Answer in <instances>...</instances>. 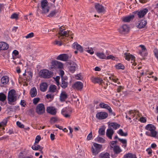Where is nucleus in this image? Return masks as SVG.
Listing matches in <instances>:
<instances>
[{
	"label": "nucleus",
	"instance_id": "obj_1",
	"mask_svg": "<svg viewBox=\"0 0 158 158\" xmlns=\"http://www.w3.org/2000/svg\"><path fill=\"white\" fill-rule=\"evenodd\" d=\"M17 100V95L16 91L14 89H11L8 93L7 96V100L9 104L14 105V103Z\"/></svg>",
	"mask_w": 158,
	"mask_h": 158
},
{
	"label": "nucleus",
	"instance_id": "obj_2",
	"mask_svg": "<svg viewBox=\"0 0 158 158\" xmlns=\"http://www.w3.org/2000/svg\"><path fill=\"white\" fill-rule=\"evenodd\" d=\"M145 128L146 130L150 132V134L148 135L158 139V137L156 136L157 132L156 131V127L154 125L152 124H148L145 127Z\"/></svg>",
	"mask_w": 158,
	"mask_h": 158
},
{
	"label": "nucleus",
	"instance_id": "obj_3",
	"mask_svg": "<svg viewBox=\"0 0 158 158\" xmlns=\"http://www.w3.org/2000/svg\"><path fill=\"white\" fill-rule=\"evenodd\" d=\"M39 75L41 77L43 78H49L53 76V73L47 69H44L40 71Z\"/></svg>",
	"mask_w": 158,
	"mask_h": 158
},
{
	"label": "nucleus",
	"instance_id": "obj_4",
	"mask_svg": "<svg viewBox=\"0 0 158 158\" xmlns=\"http://www.w3.org/2000/svg\"><path fill=\"white\" fill-rule=\"evenodd\" d=\"M64 27L61 26L60 27L59 31L58 32V34L57 35V37L60 40H61L64 39L65 37L68 36V31H65L63 29Z\"/></svg>",
	"mask_w": 158,
	"mask_h": 158
},
{
	"label": "nucleus",
	"instance_id": "obj_5",
	"mask_svg": "<svg viewBox=\"0 0 158 158\" xmlns=\"http://www.w3.org/2000/svg\"><path fill=\"white\" fill-rule=\"evenodd\" d=\"M68 68L69 72L73 73L77 68V65L76 63L73 61H69L67 63Z\"/></svg>",
	"mask_w": 158,
	"mask_h": 158
},
{
	"label": "nucleus",
	"instance_id": "obj_6",
	"mask_svg": "<svg viewBox=\"0 0 158 158\" xmlns=\"http://www.w3.org/2000/svg\"><path fill=\"white\" fill-rule=\"evenodd\" d=\"M102 145L94 143L93 144V146L91 147V150L93 155H96L100 151Z\"/></svg>",
	"mask_w": 158,
	"mask_h": 158
},
{
	"label": "nucleus",
	"instance_id": "obj_7",
	"mask_svg": "<svg viewBox=\"0 0 158 158\" xmlns=\"http://www.w3.org/2000/svg\"><path fill=\"white\" fill-rule=\"evenodd\" d=\"M129 30L130 27L126 24L122 25L118 29L119 33L121 34H127L129 32Z\"/></svg>",
	"mask_w": 158,
	"mask_h": 158
},
{
	"label": "nucleus",
	"instance_id": "obj_8",
	"mask_svg": "<svg viewBox=\"0 0 158 158\" xmlns=\"http://www.w3.org/2000/svg\"><path fill=\"white\" fill-rule=\"evenodd\" d=\"M95 8L98 13L104 14L106 12V8L102 5L97 3L95 5Z\"/></svg>",
	"mask_w": 158,
	"mask_h": 158
},
{
	"label": "nucleus",
	"instance_id": "obj_9",
	"mask_svg": "<svg viewBox=\"0 0 158 158\" xmlns=\"http://www.w3.org/2000/svg\"><path fill=\"white\" fill-rule=\"evenodd\" d=\"M51 69H62L63 68V64L60 62L54 61L51 63Z\"/></svg>",
	"mask_w": 158,
	"mask_h": 158
},
{
	"label": "nucleus",
	"instance_id": "obj_10",
	"mask_svg": "<svg viewBox=\"0 0 158 158\" xmlns=\"http://www.w3.org/2000/svg\"><path fill=\"white\" fill-rule=\"evenodd\" d=\"M72 113V110L69 108H64L61 110L62 114L64 117L67 118H70Z\"/></svg>",
	"mask_w": 158,
	"mask_h": 158
},
{
	"label": "nucleus",
	"instance_id": "obj_11",
	"mask_svg": "<svg viewBox=\"0 0 158 158\" xmlns=\"http://www.w3.org/2000/svg\"><path fill=\"white\" fill-rule=\"evenodd\" d=\"M125 59L128 60H131V63L132 65L135 66L136 65V63L135 62V57L131 55H130L129 53H125L124 54Z\"/></svg>",
	"mask_w": 158,
	"mask_h": 158
},
{
	"label": "nucleus",
	"instance_id": "obj_12",
	"mask_svg": "<svg viewBox=\"0 0 158 158\" xmlns=\"http://www.w3.org/2000/svg\"><path fill=\"white\" fill-rule=\"evenodd\" d=\"M36 112L39 114H43L45 112V107L44 105L42 103L39 104L36 106Z\"/></svg>",
	"mask_w": 158,
	"mask_h": 158
},
{
	"label": "nucleus",
	"instance_id": "obj_13",
	"mask_svg": "<svg viewBox=\"0 0 158 158\" xmlns=\"http://www.w3.org/2000/svg\"><path fill=\"white\" fill-rule=\"evenodd\" d=\"M108 116V114L105 112H99L96 114V118L98 119L102 120L106 118Z\"/></svg>",
	"mask_w": 158,
	"mask_h": 158
},
{
	"label": "nucleus",
	"instance_id": "obj_14",
	"mask_svg": "<svg viewBox=\"0 0 158 158\" xmlns=\"http://www.w3.org/2000/svg\"><path fill=\"white\" fill-rule=\"evenodd\" d=\"M99 106L101 108H105L108 110L110 115H115V113L112 112L111 108L108 105L104 103H101Z\"/></svg>",
	"mask_w": 158,
	"mask_h": 158
},
{
	"label": "nucleus",
	"instance_id": "obj_15",
	"mask_svg": "<svg viewBox=\"0 0 158 158\" xmlns=\"http://www.w3.org/2000/svg\"><path fill=\"white\" fill-rule=\"evenodd\" d=\"M74 89L81 91L83 87V83L80 81H77L75 83L73 86Z\"/></svg>",
	"mask_w": 158,
	"mask_h": 158
},
{
	"label": "nucleus",
	"instance_id": "obj_16",
	"mask_svg": "<svg viewBox=\"0 0 158 158\" xmlns=\"http://www.w3.org/2000/svg\"><path fill=\"white\" fill-rule=\"evenodd\" d=\"M148 11V9L146 8L140 10L137 12V15L138 17L139 18L143 17Z\"/></svg>",
	"mask_w": 158,
	"mask_h": 158
},
{
	"label": "nucleus",
	"instance_id": "obj_17",
	"mask_svg": "<svg viewBox=\"0 0 158 158\" xmlns=\"http://www.w3.org/2000/svg\"><path fill=\"white\" fill-rule=\"evenodd\" d=\"M46 111L48 113L52 115H55L56 113V109L52 106H49L47 107Z\"/></svg>",
	"mask_w": 158,
	"mask_h": 158
},
{
	"label": "nucleus",
	"instance_id": "obj_18",
	"mask_svg": "<svg viewBox=\"0 0 158 158\" xmlns=\"http://www.w3.org/2000/svg\"><path fill=\"white\" fill-rule=\"evenodd\" d=\"M69 56L68 55L66 54H61L57 56L56 59L58 60L63 61H67Z\"/></svg>",
	"mask_w": 158,
	"mask_h": 158
},
{
	"label": "nucleus",
	"instance_id": "obj_19",
	"mask_svg": "<svg viewBox=\"0 0 158 158\" xmlns=\"http://www.w3.org/2000/svg\"><path fill=\"white\" fill-rule=\"evenodd\" d=\"M68 98V95L64 91H62L60 96V99L61 102H64Z\"/></svg>",
	"mask_w": 158,
	"mask_h": 158
},
{
	"label": "nucleus",
	"instance_id": "obj_20",
	"mask_svg": "<svg viewBox=\"0 0 158 158\" xmlns=\"http://www.w3.org/2000/svg\"><path fill=\"white\" fill-rule=\"evenodd\" d=\"M114 131L111 128L107 129L106 130V135L107 137L110 139H112V136Z\"/></svg>",
	"mask_w": 158,
	"mask_h": 158
},
{
	"label": "nucleus",
	"instance_id": "obj_21",
	"mask_svg": "<svg viewBox=\"0 0 158 158\" xmlns=\"http://www.w3.org/2000/svg\"><path fill=\"white\" fill-rule=\"evenodd\" d=\"M72 47L73 48L76 49L77 51L80 52H83V49L82 47L77 42L73 43L72 45Z\"/></svg>",
	"mask_w": 158,
	"mask_h": 158
},
{
	"label": "nucleus",
	"instance_id": "obj_22",
	"mask_svg": "<svg viewBox=\"0 0 158 158\" xmlns=\"http://www.w3.org/2000/svg\"><path fill=\"white\" fill-rule=\"evenodd\" d=\"M61 79L62 81L60 84V86L63 89H65L68 86V78L67 77H65L64 78Z\"/></svg>",
	"mask_w": 158,
	"mask_h": 158
},
{
	"label": "nucleus",
	"instance_id": "obj_23",
	"mask_svg": "<svg viewBox=\"0 0 158 158\" xmlns=\"http://www.w3.org/2000/svg\"><path fill=\"white\" fill-rule=\"evenodd\" d=\"M91 80L92 82L94 83L101 84L102 81L101 78L98 77H92L91 78Z\"/></svg>",
	"mask_w": 158,
	"mask_h": 158
},
{
	"label": "nucleus",
	"instance_id": "obj_24",
	"mask_svg": "<svg viewBox=\"0 0 158 158\" xmlns=\"http://www.w3.org/2000/svg\"><path fill=\"white\" fill-rule=\"evenodd\" d=\"M8 48V45L6 43L2 42H0V51L4 50Z\"/></svg>",
	"mask_w": 158,
	"mask_h": 158
},
{
	"label": "nucleus",
	"instance_id": "obj_25",
	"mask_svg": "<svg viewBox=\"0 0 158 158\" xmlns=\"http://www.w3.org/2000/svg\"><path fill=\"white\" fill-rule=\"evenodd\" d=\"M9 77L7 76H3L1 79V82L3 85H6L9 82Z\"/></svg>",
	"mask_w": 158,
	"mask_h": 158
},
{
	"label": "nucleus",
	"instance_id": "obj_26",
	"mask_svg": "<svg viewBox=\"0 0 158 158\" xmlns=\"http://www.w3.org/2000/svg\"><path fill=\"white\" fill-rule=\"evenodd\" d=\"M134 17V15L128 16L123 17V21L125 22H129L131 19H133Z\"/></svg>",
	"mask_w": 158,
	"mask_h": 158
},
{
	"label": "nucleus",
	"instance_id": "obj_27",
	"mask_svg": "<svg viewBox=\"0 0 158 158\" xmlns=\"http://www.w3.org/2000/svg\"><path fill=\"white\" fill-rule=\"evenodd\" d=\"M147 21L146 20H142L141 21L138 25V27L139 28H142L144 27L147 24Z\"/></svg>",
	"mask_w": 158,
	"mask_h": 158
},
{
	"label": "nucleus",
	"instance_id": "obj_28",
	"mask_svg": "<svg viewBox=\"0 0 158 158\" xmlns=\"http://www.w3.org/2000/svg\"><path fill=\"white\" fill-rule=\"evenodd\" d=\"M30 93L32 98L36 96L37 94V91L36 88L35 87L32 88L31 89Z\"/></svg>",
	"mask_w": 158,
	"mask_h": 158
},
{
	"label": "nucleus",
	"instance_id": "obj_29",
	"mask_svg": "<svg viewBox=\"0 0 158 158\" xmlns=\"http://www.w3.org/2000/svg\"><path fill=\"white\" fill-rule=\"evenodd\" d=\"M48 85L46 83H43L40 84V89L41 91L44 92L47 89Z\"/></svg>",
	"mask_w": 158,
	"mask_h": 158
},
{
	"label": "nucleus",
	"instance_id": "obj_30",
	"mask_svg": "<svg viewBox=\"0 0 158 158\" xmlns=\"http://www.w3.org/2000/svg\"><path fill=\"white\" fill-rule=\"evenodd\" d=\"M48 3L47 0H42L41 2V8L49 7Z\"/></svg>",
	"mask_w": 158,
	"mask_h": 158
},
{
	"label": "nucleus",
	"instance_id": "obj_31",
	"mask_svg": "<svg viewBox=\"0 0 158 158\" xmlns=\"http://www.w3.org/2000/svg\"><path fill=\"white\" fill-rule=\"evenodd\" d=\"M96 55L100 59L106 60V56L103 52H97L96 53Z\"/></svg>",
	"mask_w": 158,
	"mask_h": 158
},
{
	"label": "nucleus",
	"instance_id": "obj_32",
	"mask_svg": "<svg viewBox=\"0 0 158 158\" xmlns=\"http://www.w3.org/2000/svg\"><path fill=\"white\" fill-rule=\"evenodd\" d=\"M109 126L110 127H112L114 129L116 130L120 127V125L116 123H112L110 124Z\"/></svg>",
	"mask_w": 158,
	"mask_h": 158
},
{
	"label": "nucleus",
	"instance_id": "obj_33",
	"mask_svg": "<svg viewBox=\"0 0 158 158\" xmlns=\"http://www.w3.org/2000/svg\"><path fill=\"white\" fill-rule=\"evenodd\" d=\"M33 74L31 72L28 71L27 72V77H25L27 81H29L31 79L32 77Z\"/></svg>",
	"mask_w": 158,
	"mask_h": 158
},
{
	"label": "nucleus",
	"instance_id": "obj_34",
	"mask_svg": "<svg viewBox=\"0 0 158 158\" xmlns=\"http://www.w3.org/2000/svg\"><path fill=\"white\" fill-rule=\"evenodd\" d=\"M99 157L100 158H110L109 154L107 152L101 153Z\"/></svg>",
	"mask_w": 158,
	"mask_h": 158
},
{
	"label": "nucleus",
	"instance_id": "obj_35",
	"mask_svg": "<svg viewBox=\"0 0 158 158\" xmlns=\"http://www.w3.org/2000/svg\"><path fill=\"white\" fill-rule=\"evenodd\" d=\"M33 150H37L39 149L40 150H42L43 149V147L38 145L34 144L31 147Z\"/></svg>",
	"mask_w": 158,
	"mask_h": 158
},
{
	"label": "nucleus",
	"instance_id": "obj_36",
	"mask_svg": "<svg viewBox=\"0 0 158 158\" xmlns=\"http://www.w3.org/2000/svg\"><path fill=\"white\" fill-rule=\"evenodd\" d=\"M95 140L97 142L102 143H104L106 141L104 139L99 136H98L96 138Z\"/></svg>",
	"mask_w": 158,
	"mask_h": 158
},
{
	"label": "nucleus",
	"instance_id": "obj_37",
	"mask_svg": "<svg viewBox=\"0 0 158 158\" xmlns=\"http://www.w3.org/2000/svg\"><path fill=\"white\" fill-rule=\"evenodd\" d=\"M124 158H136V156L131 153L126 154L123 156Z\"/></svg>",
	"mask_w": 158,
	"mask_h": 158
},
{
	"label": "nucleus",
	"instance_id": "obj_38",
	"mask_svg": "<svg viewBox=\"0 0 158 158\" xmlns=\"http://www.w3.org/2000/svg\"><path fill=\"white\" fill-rule=\"evenodd\" d=\"M114 153L116 154H118L122 151L121 149L118 146H116L113 148Z\"/></svg>",
	"mask_w": 158,
	"mask_h": 158
},
{
	"label": "nucleus",
	"instance_id": "obj_39",
	"mask_svg": "<svg viewBox=\"0 0 158 158\" xmlns=\"http://www.w3.org/2000/svg\"><path fill=\"white\" fill-rule=\"evenodd\" d=\"M98 133L100 135H103L105 134V129L104 127L100 128L98 130Z\"/></svg>",
	"mask_w": 158,
	"mask_h": 158
},
{
	"label": "nucleus",
	"instance_id": "obj_40",
	"mask_svg": "<svg viewBox=\"0 0 158 158\" xmlns=\"http://www.w3.org/2000/svg\"><path fill=\"white\" fill-rule=\"evenodd\" d=\"M8 119L7 118L4 119L0 123V127H3L6 125Z\"/></svg>",
	"mask_w": 158,
	"mask_h": 158
},
{
	"label": "nucleus",
	"instance_id": "obj_41",
	"mask_svg": "<svg viewBox=\"0 0 158 158\" xmlns=\"http://www.w3.org/2000/svg\"><path fill=\"white\" fill-rule=\"evenodd\" d=\"M116 68L118 69H121L123 70L124 69V66L121 63H118L115 65Z\"/></svg>",
	"mask_w": 158,
	"mask_h": 158
},
{
	"label": "nucleus",
	"instance_id": "obj_42",
	"mask_svg": "<svg viewBox=\"0 0 158 158\" xmlns=\"http://www.w3.org/2000/svg\"><path fill=\"white\" fill-rule=\"evenodd\" d=\"M41 8V13L42 14H46L49 11V7H44Z\"/></svg>",
	"mask_w": 158,
	"mask_h": 158
},
{
	"label": "nucleus",
	"instance_id": "obj_43",
	"mask_svg": "<svg viewBox=\"0 0 158 158\" xmlns=\"http://www.w3.org/2000/svg\"><path fill=\"white\" fill-rule=\"evenodd\" d=\"M6 96L3 93H0V101L3 102L6 99Z\"/></svg>",
	"mask_w": 158,
	"mask_h": 158
},
{
	"label": "nucleus",
	"instance_id": "obj_44",
	"mask_svg": "<svg viewBox=\"0 0 158 158\" xmlns=\"http://www.w3.org/2000/svg\"><path fill=\"white\" fill-rule=\"evenodd\" d=\"M139 47H141L142 51L139 52V54L143 56L142 52H145L146 51V49L145 47L143 45H140Z\"/></svg>",
	"mask_w": 158,
	"mask_h": 158
},
{
	"label": "nucleus",
	"instance_id": "obj_45",
	"mask_svg": "<svg viewBox=\"0 0 158 158\" xmlns=\"http://www.w3.org/2000/svg\"><path fill=\"white\" fill-rule=\"evenodd\" d=\"M19 54V52L16 50H14L13 52V59H16L17 57V56Z\"/></svg>",
	"mask_w": 158,
	"mask_h": 158
},
{
	"label": "nucleus",
	"instance_id": "obj_46",
	"mask_svg": "<svg viewBox=\"0 0 158 158\" xmlns=\"http://www.w3.org/2000/svg\"><path fill=\"white\" fill-rule=\"evenodd\" d=\"M118 133L122 136H126L127 135V132L124 133L123 130L121 129L119 130Z\"/></svg>",
	"mask_w": 158,
	"mask_h": 158
},
{
	"label": "nucleus",
	"instance_id": "obj_47",
	"mask_svg": "<svg viewBox=\"0 0 158 158\" xmlns=\"http://www.w3.org/2000/svg\"><path fill=\"white\" fill-rule=\"evenodd\" d=\"M56 89V86L55 85H51L50 86L49 89L51 92H54Z\"/></svg>",
	"mask_w": 158,
	"mask_h": 158
},
{
	"label": "nucleus",
	"instance_id": "obj_48",
	"mask_svg": "<svg viewBox=\"0 0 158 158\" xmlns=\"http://www.w3.org/2000/svg\"><path fill=\"white\" fill-rule=\"evenodd\" d=\"M56 14V11L55 10L51 11L50 14L47 15V16L49 17H52L54 16Z\"/></svg>",
	"mask_w": 158,
	"mask_h": 158
},
{
	"label": "nucleus",
	"instance_id": "obj_49",
	"mask_svg": "<svg viewBox=\"0 0 158 158\" xmlns=\"http://www.w3.org/2000/svg\"><path fill=\"white\" fill-rule=\"evenodd\" d=\"M106 60H115V58L114 56L112 55H110L106 56Z\"/></svg>",
	"mask_w": 158,
	"mask_h": 158
},
{
	"label": "nucleus",
	"instance_id": "obj_50",
	"mask_svg": "<svg viewBox=\"0 0 158 158\" xmlns=\"http://www.w3.org/2000/svg\"><path fill=\"white\" fill-rule=\"evenodd\" d=\"M34 36V33L33 32L30 33L28 34L25 36L26 39L31 38L33 37Z\"/></svg>",
	"mask_w": 158,
	"mask_h": 158
},
{
	"label": "nucleus",
	"instance_id": "obj_51",
	"mask_svg": "<svg viewBox=\"0 0 158 158\" xmlns=\"http://www.w3.org/2000/svg\"><path fill=\"white\" fill-rule=\"evenodd\" d=\"M153 52L155 56L158 60V50L157 49L155 48L153 50Z\"/></svg>",
	"mask_w": 158,
	"mask_h": 158
},
{
	"label": "nucleus",
	"instance_id": "obj_52",
	"mask_svg": "<svg viewBox=\"0 0 158 158\" xmlns=\"http://www.w3.org/2000/svg\"><path fill=\"white\" fill-rule=\"evenodd\" d=\"M16 124L18 127L20 128H23L24 127V125L23 124L21 123L19 121L17 122Z\"/></svg>",
	"mask_w": 158,
	"mask_h": 158
},
{
	"label": "nucleus",
	"instance_id": "obj_53",
	"mask_svg": "<svg viewBox=\"0 0 158 158\" xmlns=\"http://www.w3.org/2000/svg\"><path fill=\"white\" fill-rule=\"evenodd\" d=\"M10 18L12 19H17L18 18V15L15 13L13 14L11 16Z\"/></svg>",
	"mask_w": 158,
	"mask_h": 158
},
{
	"label": "nucleus",
	"instance_id": "obj_54",
	"mask_svg": "<svg viewBox=\"0 0 158 158\" xmlns=\"http://www.w3.org/2000/svg\"><path fill=\"white\" fill-rule=\"evenodd\" d=\"M110 80H112L114 82L117 83L118 81V79L115 78V77L113 76H111L109 77Z\"/></svg>",
	"mask_w": 158,
	"mask_h": 158
},
{
	"label": "nucleus",
	"instance_id": "obj_55",
	"mask_svg": "<svg viewBox=\"0 0 158 158\" xmlns=\"http://www.w3.org/2000/svg\"><path fill=\"white\" fill-rule=\"evenodd\" d=\"M41 139V137L40 135H37L36 136L35 139V143H38L40 141V140Z\"/></svg>",
	"mask_w": 158,
	"mask_h": 158
},
{
	"label": "nucleus",
	"instance_id": "obj_56",
	"mask_svg": "<svg viewBox=\"0 0 158 158\" xmlns=\"http://www.w3.org/2000/svg\"><path fill=\"white\" fill-rule=\"evenodd\" d=\"M54 44L57 45L59 46H61L62 44V42L61 41H58L56 40L53 42Z\"/></svg>",
	"mask_w": 158,
	"mask_h": 158
},
{
	"label": "nucleus",
	"instance_id": "obj_57",
	"mask_svg": "<svg viewBox=\"0 0 158 158\" xmlns=\"http://www.w3.org/2000/svg\"><path fill=\"white\" fill-rule=\"evenodd\" d=\"M40 99L39 98H34L33 99V103L34 104H36L39 101Z\"/></svg>",
	"mask_w": 158,
	"mask_h": 158
},
{
	"label": "nucleus",
	"instance_id": "obj_58",
	"mask_svg": "<svg viewBox=\"0 0 158 158\" xmlns=\"http://www.w3.org/2000/svg\"><path fill=\"white\" fill-rule=\"evenodd\" d=\"M118 140L123 144L127 143V140L126 139H123L120 138H118Z\"/></svg>",
	"mask_w": 158,
	"mask_h": 158
},
{
	"label": "nucleus",
	"instance_id": "obj_59",
	"mask_svg": "<svg viewBox=\"0 0 158 158\" xmlns=\"http://www.w3.org/2000/svg\"><path fill=\"white\" fill-rule=\"evenodd\" d=\"M93 135L92 134V132H91L88 135L87 137V139L88 140H91L92 138Z\"/></svg>",
	"mask_w": 158,
	"mask_h": 158
},
{
	"label": "nucleus",
	"instance_id": "obj_60",
	"mask_svg": "<svg viewBox=\"0 0 158 158\" xmlns=\"http://www.w3.org/2000/svg\"><path fill=\"white\" fill-rule=\"evenodd\" d=\"M86 51L88 52L90 54H92L94 53V52L93 50V49H91V48L90 49H89V48H88V49H86Z\"/></svg>",
	"mask_w": 158,
	"mask_h": 158
},
{
	"label": "nucleus",
	"instance_id": "obj_61",
	"mask_svg": "<svg viewBox=\"0 0 158 158\" xmlns=\"http://www.w3.org/2000/svg\"><path fill=\"white\" fill-rule=\"evenodd\" d=\"M59 77H56L55 78V80L56 82V84L57 85H59Z\"/></svg>",
	"mask_w": 158,
	"mask_h": 158
},
{
	"label": "nucleus",
	"instance_id": "obj_62",
	"mask_svg": "<svg viewBox=\"0 0 158 158\" xmlns=\"http://www.w3.org/2000/svg\"><path fill=\"white\" fill-rule=\"evenodd\" d=\"M59 74L60 76L61 79L64 78H65L63 77V75L64 74V72L63 70H60V71Z\"/></svg>",
	"mask_w": 158,
	"mask_h": 158
},
{
	"label": "nucleus",
	"instance_id": "obj_63",
	"mask_svg": "<svg viewBox=\"0 0 158 158\" xmlns=\"http://www.w3.org/2000/svg\"><path fill=\"white\" fill-rule=\"evenodd\" d=\"M146 151L148 153V155L150 156H151L152 152V150L151 148H148L146 149Z\"/></svg>",
	"mask_w": 158,
	"mask_h": 158
},
{
	"label": "nucleus",
	"instance_id": "obj_64",
	"mask_svg": "<svg viewBox=\"0 0 158 158\" xmlns=\"http://www.w3.org/2000/svg\"><path fill=\"white\" fill-rule=\"evenodd\" d=\"M117 143L116 141H112L111 142L110 147L111 148H113V146L114 147L115 145Z\"/></svg>",
	"mask_w": 158,
	"mask_h": 158
}]
</instances>
